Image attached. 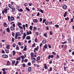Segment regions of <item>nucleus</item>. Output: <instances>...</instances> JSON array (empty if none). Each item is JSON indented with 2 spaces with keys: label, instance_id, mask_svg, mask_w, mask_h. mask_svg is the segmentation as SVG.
Segmentation results:
<instances>
[{
  "label": "nucleus",
  "instance_id": "nucleus-1",
  "mask_svg": "<svg viewBox=\"0 0 74 74\" xmlns=\"http://www.w3.org/2000/svg\"><path fill=\"white\" fill-rule=\"evenodd\" d=\"M2 56L3 58H5V59L8 58V55H5V54H3Z\"/></svg>",
  "mask_w": 74,
  "mask_h": 74
},
{
  "label": "nucleus",
  "instance_id": "nucleus-2",
  "mask_svg": "<svg viewBox=\"0 0 74 74\" xmlns=\"http://www.w3.org/2000/svg\"><path fill=\"white\" fill-rule=\"evenodd\" d=\"M38 49H39V47L38 46H37V48H36L34 49V52H36V51H38Z\"/></svg>",
  "mask_w": 74,
  "mask_h": 74
},
{
  "label": "nucleus",
  "instance_id": "nucleus-3",
  "mask_svg": "<svg viewBox=\"0 0 74 74\" xmlns=\"http://www.w3.org/2000/svg\"><path fill=\"white\" fill-rule=\"evenodd\" d=\"M53 57L54 56L53 55H49L48 56V59H50L51 58L53 59Z\"/></svg>",
  "mask_w": 74,
  "mask_h": 74
},
{
  "label": "nucleus",
  "instance_id": "nucleus-4",
  "mask_svg": "<svg viewBox=\"0 0 74 74\" xmlns=\"http://www.w3.org/2000/svg\"><path fill=\"white\" fill-rule=\"evenodd\" d=\"M42 43L44 44H46L47 43V40L45 38H44L42 41Z\"/></svg>",
  "mask_w": 74,
  "mask_h": 74
},
{
  "label": "nucleus",
  "instance_id": "nucleus-5",
  "mask_svg": "<svg viewBox=\"0 0 74 74\" xmlns=\"http://www.w3.org/2000/svg\"><path fill=\"white\" fill-rule=\"evenodd\" d=\"M26 32H25L24 33L23 35L22 36V38H23V40H25L26 37Z\"/></svg>",
  "mask_w": 74,
  "mask_h": 74
},
{
  "label": "nucleus",
  "instance_id": "nucleus-6",
  "mask_svg": "<svg viewBox=\"0 0 74 74\" xmlns=\"http://www.w3.org/2000/svg\"><path fill=\"white\" fill-rule=\"evenodd\" d=\"M62 8L64 9V10H65L67 8V5H63L62 6Z\"/></svg>",
  "mask_w": 74,
  "mask_h": 74
},
{
  "label": "nucleus",
  "instance_id": "nucleus-7",
  "mask_svg": "<svg viewBox=\"0 0 74 74\" xmlns=\"http://www.w3.org/2000/svg\"><path fill=\"white\" fill-rule=\"evenodd\" d=\"M12 12H16L15 8L14 7L12 8Z\"/></svg>",
  "mask_w": 74,
  "mask_h": 74
},
{
  "label": "nucleus",
  "instance_id": "nucleus-8",
  "mask_svg": "<svg viewBox=\"0 0 74 74\" xmlns=\"http://www.w3.org/2000/svg\"><path fill=\"white\" fill-rule=\"evenodd\" d=\"M44 68L45 69H48V67L47 65V64H45L44 65Z\"/></svg>",
  "mask_w": 74,
  "mask_h": 74
},
{
  "label": "nucleus",
  "instance_id": "nucleus-9",
  "mask_svg": "<svg viewBox=\"0 0 74 74\" xmlns=\"http://www.w3.org/2000/svg\"><path fill=\"white\" fill-rule=\"evenodd\" d=\"M27 35H29V34H32V32H31V31H29V32H28V31H27Z\"/></svg>",
  "mask_w": 74,
  "mask_h": 74
},
{
  "label": "nucleus",
  "instance_id": "nucleus-10",
  "mask_svg": "<svg viewBox=\"0 0 74 74\" xmlns=\"http://www.w3.org/2000/svg\"><path fill=\"white\" fill-rule=\"evenodd\" d=\"M40 58H41V57H40V56H38L37 57V58H36V59H37V60H36L37 62H38V60H40Z\"/></svg>",
  "mask_w": 74,
  "mask_h": 74
},
{
  "label": "nucleus",
  "instance_id": "nucleus-11",
  "mask_svg": "<svg viewBox=\"0 0 74 74\" xmlns=\"http://www.w3.org/2000/svg\"><path fill=\"white\" fill-rule=\"evenodd\" d=\"M10 29L12 31H13V30H15V27H13L12 26H10Z\"/></svg>",
  "mask_w": 74,
  "mask_h": 74
},
{
  "label": "nucleus",
  "instance_id": "nucleus-12",
  "mask_svg": "<svg viewBox=\"0 0 74 74\" xmlns=\"http://www.w3.org/2000/svg\"><path fill=\"white\" fill-rule=\"evenodd\" d=\"M8 6L9 7V8H10L11 9H12V6L11 4H8Z\"/></svg>",
  "mask_w": 74,
  "mask_h": 74
},
{
  "label": "nucleus",
  "instance_id": "nucleus-13",
  "mask_svg": "<svg viewBox=\"0 0 74 74\" xmlns=\"http://www.w3.org/2000/svg\"><path fill=\"white\" fill-rule=\"evenodd\" d=\"M28 71L29 72H30L32 71V67H29L28 69Z\"/></svg>",
  "mask_w": 74,
  "mask_h": 74
},
{
  "label": "nucleus",
  "instance_id": "nucleus-14",
  "mask_svg": "<svg viewBox=\"0 0 74 74\" xmlns=\"http://www.w3.org/2000/svg\"><path fill=\"white\" fill-rule=\"evenodd\" d=\"M19 35H17V33H16L15 36V39H18V36H19Z\"/></svg>",
  "mask_w": 74,
  "mask_h": 74
},
{
  "label": "nucleus",
  "instance_id": "nucleus-15",
  "mask_svg": "<svg viewBox=\"0 0 74 74\" xmlns=\"http://www.w3.org/2000/svg\"><path fill=\"white\" fill-rule=\"evenodd\" d=\"M10 19L11 21H14V19H15V18H14V17L11 16L10 17Z\"/></svg>",
  "mask_w": 74,
  "mask_h": 74
},
{
  "label": "nucleus",
  "instance_id": "nucleus-16",
  "mask_svg": "<svg viewBox=\"0 0 74 74\" xmlns=\"http://www.w3.org/2000/svg\"><path fill=\"white\" fill-rule=\"evenodd\" d=\"M26 47H27V46L25 45L23 49V51H26L27 50V48H26Z\"/></svg>",
  "mask_w": 74,
  "mask_h": 74
},
{
  "label": "nucleus",
  "instance_id": "nucleus-17",
  "mask_svg": "<svg viewBox=\"0 0 74 74\" xmlns=\"http://www.w3.org/2000/svg\"><path fill=\"white\" fill-rule=\"evenodd\" d=\"M33 22H36V23H37L38 22V20L37 19H34L33 20Z\"/></svg>",
  "mask_w": 74,
  "mask_h": 74
},
{
  "label": "nucleus",
  "instance_id": "nucleus-18",
  "mask_svg": "<svg viewBox=\"0 0 74 74\" xmlns=\"http://www.w3.org/2000/svg\"><path fill=\"white\" fill-rule=\"evenodd\" d=\"M6 30L8 33H10V28H7Z\"/></svg>",
  "mask_w": 74,
  "mask_h": 74
},
{
  "label": "nucleus",
  "instance_id": "nucleus-19",
  "mask_svg": "<svg viewBox=\"0 0 74 74\" xmlns=\"http://www.w3.org/2000/svg\"><path fill=\"white\" fill-rule=\"evenodd\" d=\"M18 63H19V61H16V63L14 64V65L15 66H17V64H18Z\"/></svg>",
  "mask_w": 74,
  "mask_h": 74
},
{
  "label": "nucleus",
  "instance_id": "nucleus-20",
  "mask_svg": "<svg viewBox=\"0 0 74 74\" xmlns=\"http://www.w3.org/2000/svg\"><path fill=\"white\" fill-rule=\"evenodd\" d=\"M16 33L18 35H19V36H22V34H20V32H16Z\"/></svg>",
  "mask_w": 74,
  "mask_h": 74
},
{
  "label": "nucleus",
  "instance_id": "nucleus-21",
  "mask_svg": "<svg viewBox=\"0 0 74 74\" xmlns=\"http://www.w3.org/2000/svg\"><path fill=\"white\" fill-rule=\"evenodd\" d=\"M26 40H30V36H27L26 38Z\"/></svg>",
  "mask_w": 74,
  "mask_h": 74
},
{
  "label": "nucleus",
  "instance_id": "nucleus-22",
  "mask_svg": "<svg viewBox=\"0 0 74 74\" xmlns=\"http://www.w3.org/2000/svg\"><path fill=\"white\" fill-rule=\"evenodd\" d=\"M67 12H65V13L64 14V17H66V15H67Z\"/></svg>",
  "mask_w": 74,
  "mask_h": 74
},
{
  "label": "nucleus",
  "instance_id": "nucleus-23",
  "mask_svg": "<svg viewBox=\"0 0 74 74\" xmlns=\"http://www.w3.org/2000/svg\"><path fill=\"white\" fill-rule=\"evenodd\" d=\"M5 52L6 53H9V52H10V50L7 49H5Z\"/></svg>",
  "mask_w": 74,
  "mask_h": 74
},
{
  "label": "nucleus",
  "instance_id": "nucleus-24",
  "mask_svg": "<svg viewBox=\"0 0 74 74\" xmlns=\"http://www.w3.org/2000/svg\"><path fill=\"white\" fill-rule=\"evenodd\" d=\"M4 26L5 27H7V24H6V23L4 22Z\"/></svg>",
  "mask_w": 74,
  "mask_h": 74
},
{
  "label": "nucleus",
  "instance_id": "nucleus-25",
  "mask_svg": "<svg viewBox=\"0 0 74 74\" xmlns=\"http://www.w3.org/2000/svg\"><path fill=\"white\" fill-rule=\"evenodd\" d=\"M16 60H21V57H20L16 58Z\"/></svg>",
  "mask_w": 74,
  "mask_h": 74
},
{
  "label": "nucleus",
  "instance_id": "nucleus-26",
  "mask_svg": "<svg viewBox=\"0 0 74 74\" xmlns=\"http://www.w3.org/2000/svg\"><path fill=\"white\" fill-rule=\"evenodd\" d=\"M32 47L34 48V47H36V43H34L32 45Z\"/></svg>",
  "mask_w": 74,
  "mask_h": 74
},
{
  "label": "nucleus",
  "instance_id": "nucleus-27",
  "mask_svg": "<svg viewBox=\"0 0 74 74\" xmlns=\"http://www.w3.org/2000/svg\"><path fill=\"white\" fill-rule=\"evenodd\" d=\"M15 63V60H14L12 62V64L13 65V66H14Z\"/></svg>",
  "mask_w": 74,
  "mask_h": 74
},
{
  "label": "nucleus",
  "instance_id": "nucleus-28",
  "mask_svg": "<svg viewBox=\"0 0 74 74\" xmlns=\"http://www.w3.org/2000/svg\"><path fill=\"white\" fill-rule=\"evenodd\" d=\"M13 56H15V53H16V52H15V50H14L13 51Z\"/></svg>",
  "mask_w": 74,
  "mask_h": 74
},
{
  "label": "nucleus",
  "instance_id": "nucleus-29",
  "mask_svg": "<svg viewBox=\"0 0 74 74\" xmlns=\"http://www.w3.org/2000/svg\"><path fill=\"white\" fill-rule=\"evenodd\" d=\"M29 29L30 30L32 31V29H33V26H32V25H30L29 27Z\"/></svg>",
  "mask_w": 74,
  "mask_h": 74
},
{
  "label": "nucleus",
  "instance_id": "nucleus-30",
  "mask_svg": "<svg viewBox=\"0 0 74 74\" xmlns=\"http://www.w3.org/2000/svg\"><path fill=\"white\" fill-rule=\"evenodd\" d=\"M37 27H36L34 26V27L33 31H34L36 30H37Z\"/></svg>",
  "mask_w": 74,
  "mask_h": 74
},
{
  "label": "nucleus",
  "instance_id": "nucleus-31",
  "mask_svg": "<svg viewBox=\"0 0 74 74\" xmlns=\"http://www.w3.org/2000/svg\"><path fill=\"white\" fill-rule=\"evenodd\" d=\"M10 45H8L6 47V49H10Z\"/></svg>",
  "mask_w": 74,
  "mask_h": 74
},
{
  "label": "nucleus",
  "instance_id": "nucleus-32",
  "mask_svg": "<svg viewBox=\"0 0 74 74\" xmlns=\"http://www.w3.org/2000/svg\"><path fill=\"white\" fill-rule=\"evenodd\" d=\"M18 11H19V12H23V9H18Z\"/></svg>",
  "mask_w": 74,
  "mask_h": 74
},
{
  "label": "nucleus",
  "instance_id": "nucleus-33",
  "mask_svg": "<svg viewBox=\"0 0 74 74\" xmlns=\"http://www.w3.org/2000/svg\"><path fill=\"white\" fill-rule=\"evenodd\" d=\"M16 50H19V46L18 45H17L16 47Z\"/></svg>",
  "mask_w": 74,
  "mask_h": 74
},
{
  "label": "nucleus",
  "instance_id": "nucleus-34",
  "mask_svg": "<svg viewBox=\"0 0 74 74\" xmlns=\"http://www.w3.org/2000/svg\"><path fill=\"white\" fill-rule=\"evenodd\" d=\"M4 12L6 14H7V9H4Z\"/></svg>",
  "mask_w": 74,
  "mask_h": 74
},
{
  "label": "nucleus",
  "instance_id": "nucleus-35",
  "mask_svg": "<svg viewBox=\"0 0 74 74\" xmlns=\"http://www.w3.org/2000/svg\"><path fill=\"white\" fill-rule=\"evenodd\" d=\"M28 5V4L27 3H25L24 5V6L25 7H26Z\"/></svg>",
  "mask_w": 74,
  "mask_h": 74
},
{
  "label": "nucleus",
  "instance_id": "nucleus-36",
  "mask_svg": "<svg viewBox=\"0 0 74 74\" xmlns=\"http://www.w3.org/2000/svg\"><path fill=\"white\" fill-rule=\"evenodd\" d=\"M25 8L26 9V10H27V11H30V9L29 8H28L27 7H26Z\"/></svg>",
  "mask_w": 74,
  "mask_h": 74
},
{
  "label": "nucleus",
  "instance_id": "nucleus-37",
  "mask_svg": "<svg viewBox=\"0 0 74 74\" xmlns=\"http://www.w3.org/2000/svg\"><path fill=\"white\" fill-rule=\"evenodd\" d=\"M8 20L9 21H10V22L11 21V20H10V16H8Z\"/></svg>",
  "mask_w": 74,
  "mask_h": 74
},
{
  "label": "nucleus",
  "instance_id": "nucleus-38",
  "mask_svg": "<svg viewBox=\"0 0 74 74\" xmlns=\"http://www.w3.org/2000/svg\"><path fill=\"white\" fill-rule=\"evenodd\" d=\"M16 8L17 9V10H18L19 9V6L17 5L16 6Z\"/></svg>",
  "mask_w": 74,
  "mask_h": 74
},
{
  "label": "nucleus",
  "instance_id": "nucleus-39",
  "mask_svg": "<svg viewBox=\"0 0 74 74\" xmlns=\"http://www.w3.org/2000/svg\"><path fill=\"white\" fill-rule=\"evenodd\" d=\"M7 64L8 65V66H9V65H10V61H8L7 62Z\"/></svg>",
  "mask_w": 74,
  "mask_h": 74
},
{
  "label": "nucleus",
  "instance_id": "nucleus-40",
  "mask_svg": "<svg viewBox=\"0 0 74 74\" xmlns=\"http://www.w3.org/2000/svg\"><path fill=\"white\" fill-rule=\"evenodd\" d=\"M52 67H50L49 68V71H52Z\"/></svg>",
  "mask_w": 74,
  "mask_h": 74
},
{
  "label": "nucleus",
  "instance_id": "nucleus-41",
  "mask_svg": "<svg viewBox=\"0 0 74 74\" xmlns=\"http://www.w3.org/2000/svg\"><path fill=\"white\" fill-rule=\"evenodd\" d=\"M33 5L32 3H29V6H32Z\"/></svg>",
  "mask_w": 74,
  "mask_h": 74
},
{
  "label": "nucleus",
  "instance_id": "nucleus-42",
  "mask_svg": "<svg viewBox=\"0 0 74 74\" xmlns=\"http://www.w3.org/2000/svg\"><path fill=\"white\" fill-rule=\"evenodd\" d=\"M44 48H45V49H47V44H45L44 46Z\"/></svg>",
  "mask_w": 74,
  "mask_h": 74
},
{
  "label": "nucleus",
  "instance_id": "nucleus-43",
  "mask_svg": "<svg viewBox=\"0 0 74 74\" xmlns=\"http://www.w3.org/2000/svg\"><path fill=\"white\" fill-rule=\"evenodd\" d=\"M23 66V67H25V66H26V65H25V64L23 63L22 64Z\"/></svg>",
  "mask_w": 74,
  "mask_h": 74
},
{
  "label": "nucleus",
  "instance_id": "nucleus-44",
  "mask_svg": "<svg viewBox=\"0 0 74 74\" xmlns=\"http://www.w3.org/2000/svg\"><path fill=\"white\" fill-rule=\"evenodd\" d=\"M55 26L56 27H57L58 28V27H59V25H55Z\"/></svg>",
  "mask_w": 74,
  "mask_h": 74
},
{
  "label": "nucleus",
  "instance_id": "nucleus-45",
  "mask_svg": "<svg viewBox=\"0 0 74 74\" xmlns=\"http://www.w3.org/2000/svg\"><path fill=\"white\" fill-rule=\"evenodd\" d=\"M21 23L20 22H18V26H21Z\"/></svg>",
  "mask_w": 74,
  "mask_h": 74
},
{
  "label": "nucleus",
  "instance_id": "nucleus-46",
  "mask_svg": "<svg viewBox=\"0 0 74 74\" xmlns=\"http://www.w3.org/2000/svg\"><path fill=\"white\" fill-rule=\"evenodd\" d=\"M34 41L35 42H37V38H36L35 39Z\"/></svg>",
  "mask_w": 74,
  "mask_h": 74
},
{
  "label": "nucleus",
  "instance_id": "nucleus-47",
  "mask_svg": "<svg viewBox=\"0 0 74 74\" xmlns=\"http://www.w3.org/2000/svg\"><path fill=\"white\" fill-rule=\"evenodd\" d=\"M21 58V59H24L25 58L24 57V56H20Z\"/></svg>",
  "mask_w": 74,
  "mask_h": 74
},
{
  "label": "nucleus",
  "instance_id": "nucleus-48",
  "mask_svg": "<svg viewBox=\"0 0 74 74\" xmlns=\"http://www.w3.org/2000/svg\"><path fill=\"white\" fill-rule=\"evenodd\" d=\"M27 61H28V60H27V59H25L24 60V62H27Z\"/></svg>",
  "mask_w": 74,
  "mask_h": 74
},
{
  "label": "nucleus",
  "instance_id": "nucleus-49",
  "mask_svg": "<svg viewBox=\"0 0 74 74\" xmlns=\"http://www.w3.org/2000/svg\"><path fill=\"white\" fill-rule=\"evenodd\" d=\"M40 12H41V13H42V14H43V13H44V10L40 9Z\"/></svg>",
  "mask_w": 74,
  "mask_h": 74
},
{
  "label": "nucleus",
  "instance_id": "nucleus-50",
  "mask_svg": "<svg viewBox=\"0 0 74 74\" xmlns=\"http://www.w3.org/2000/svg\"><path fill=\"white\" fill-rule=\"evenodd\" d=\"M52 53H53V55H56V53H55V52L54 51H53L52 52Z\"/></svg>",
  "mask_w": 74,
  "mask_h": 74
},
{
  "label": "nucleus",
  "instance_id": "nucleus-51",
  "mask_svg": "<svg viewBox=\"0 0 74 74\" xmlns=\"http://www.w3.org/2000/svg\"><path fill=\"white\" fill-rule=\"evenodd\" d=\"M2 70L3 71H5V68H3L2 69Z\"/></svg>",
  "mask_w": 74,
  "mask_h": 74
},
{
  "label": "nucleus",
  "instance_id": "nucleus-52",
  "mask_svg": "<svg viewBox=\"0 0 74 74\" xmlns=\"http://www.w3.org/2000/svg\"><path fill=\"white\" fill-rule=\"evenodd\" d=\"M12 41L13 42H14V38H12Z\"/></svg>",
  "mask_w": 74,
  "mask_h": 74
},
{
  "label": "nucleus",
  "instance_id": "nucleus-53",
  "mask_svg": "<svg viewBox=\"0 0 74 74\" xmlns=\"http://www.w3.org/2000/svg\"><path fill=\"white\" fill-rule=\"evenodd\" d=\"M45 21H46V19H43V21H42L43 23H45Z\"/></svg>",
  "mask_w": 74,
  "mask_h": 74
},
{
  "label": "nucleus",
  "instance_id": "nucleus-54",
  "mask_svg": "<svg viewBox=\"0 0 74 74\" xmlns=\"http://www.w3.org/2000/svg\"><path fill=\"white\" fill-rule=\"evenodd\" d=\"M42 43H41L39 45L40 48H41V47H42Z\"/></svg>",
  "mask_w": 74,
  "mask_h": 74
},
{
  "label": "nucleus",
  "instance_id": "nucleus-55",
  "mask_svg": "<svg viewBox=\"0 0 74 74\" xmlns=\"http://www.w3.org/2000/svg\"><path fill=\"white\" fill-rule=\"evenodd\" d=\"M3 47V45L1 44V43H0V48H2Z\"/></svg>",
  "mask_w": 74,
  "mask_h": 74
},
{
  "label": "nucleus",
  "instance_id": "nucleus-56",
  "mask_svg": "<svg viewBox=\"0 0 74 74\" xmlns=\"http://www.w3.org/2000/svg\"><path fill=\"white\" fill-rule=\"evenodd\" d=\"M23 27L24 28V30H25V25H23Z\"/></svg>",
  "mask_w": 74,
  "mask_h": 74
},
{
  "label": "nucleus",
  "instance_id": "nucleus-57",
  "mask_svg": "<svg viewBox=\"0 0 74 74\" xmlns=\"http://www.w3.org/2000/svg\"><path fill=\"white\" fill-rule=\"evenodd\" d=\"M28 66H30V65H31V63L30 62H29L28 63Z\"/></svg>",
  "mask_w": 74,
  "mask_h": 74
},
{
  "label": "nucleus",
  "instance_id": "nucleus-58",
  "mask_svg": "<svg viewBox=\"0 0 74 74\" xmlns=\"http://www.w3.org/2000/svg\"><path fill=\"white\" fill-rule=\"evenodd\" d=\"M12 36H15V34H14V33L12 32Z\"/></svg>",
  "mask_w": 74,
  "mask_h": 74
},
{
  "label": "nucleus",
  "instance_id": "nucleus-59",
  "mask_svg": "<svg viewBox=\"0 0 74 74\" xmlns=\"http://www.w3.org/2000/svg\"><path fill=\"white\" fill-rule=\"evenodd\" d=\"M9 55L10 58H11V57H12V54H9Z\"/></svg>",
  "mask_w": 74,
  "mask_h": 74
},
{
  "label": "nucleus",
  "instance_id": "nucleus-60",
  "mask_svg": "<svg viewBox=\"0 0 74 74\" xmlns=\"http://www.w3.org/2000/svg\"><path fill=\"white\" fill-rule=\"evenodd\" d=\"M40 16V12H38L37 14V16Z\"/></svg>",
  "mask_w": 74,
  "mask_h": 74
},
{
  "label": "nucleus",
  "instance_id": "nucleus-61",
  "mask_svg": "<svg viewBox=\"0 0 74 74\" xmlns=\"http://www.w3.org/2000/svg\"><path fill=\"white\" fill-rule=\"evenodd\" d=\"M12 46L13 47H15V46H16V44H13Z\"/></svg>",
  "mask_w": 74,
  "mask_h": 74
},
{
  "label": "nucleus",
  "instance_id": "nucleus-62",
  "mask_svg": "<svg viewBox=\"0 0 74 74\" xmlns=\"http://www.w3.org/2000/svg\"><path fill=\"white\" fill-rule=\"evenodd\" d=\"M1 41H2V42H5V40H1Z\"/></svg>",
  "mask_w": 74,
  "mask_h": 74
},
{
  "label": "nucleus",
  "instance_id": "nucleus-63",
  "mask_svg": "<svg viewBox=\"0 0 74 74\" xmlns=\"http://www.w3.org/2000/svg\"><path fill=\"white\" fill-rule=\"evenodd\" d=\"M42 18H40V22H42Z\"/></svg>",
  "mask_w": 74,
  "mask_h": 74
},
{
  "label": "nucleus",
  "instance_id": "nucleus-64",
  "mask_svg": "<svg viewBox=\"0 0 74 74\" xmlns=\"http://www.w3.org/2000/svg\"><path fill=\"white\" fill-rule=\"evenodd\" d=\"M50 34L51 35H52V31H50Z\"/></svg>",
  "mask_w": 74,
  "mask_h": 74
}]
</instances>
